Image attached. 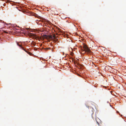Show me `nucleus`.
<instances>
[{
	"instance_id": "obj_4",
	"label": "nucleus",
	"mask_w": 126,
	"mask_h": 126,
	"mask_svg": "<svg viewBox=\"0 0 126 126\" xmlns=\"http://www.w3.org/2000/svg\"><path fill=\"white\" fill-rule=\"evenodd\" d=\"M26 52L28 53V54H29V55H31V54H32V53H31L30 52H29L28 51H27V52Z\"/></svg>"
},
{
	"instance_id": "obj_11",
	"label": "nucleus",
	"mask_w": 126,
	"mask_h": 126,
	"mask_svg": "<svg viewBox=\"0 0 126 126\" xmlns=\"http://www.w3.org/2000/svg\"><path fill=\"white\" fill-rule=\"evenodd\" d=\"M0 21H2L1 20H0Z\"/></svg>"
},
{
	"instance_id": "obj_2",
	"label": "nucleus",
	"mask_w": 126,
	"mask_h": 126,
	"mask_svg": "<svg viewBox=\"0 0 126 126\" xmlns=\"http://www.w3.org/2000/svg\"><path fill=\"white\" fill-rule=\"evenodd\" d=\"M88 48L87 47L86 45H85L84 46V48L85 49V50L87 49Z\"/></svg>"
},
{
	"instance_id": "obj_9",
	"label": "nucleus",
	"mask_w": 126,
	"mask_h": 126,
	"mask_svg": "<svg viewBox=\"0 0 126 126\" xmlns=\"http://www.w3.org/2000/svg\"><path fill=\"white\" fill-rule=\"evenodd\" d=\"M97 123L98 124V125H99V124L98 123V122L96 121Z\"/></svg>"
},
{
	"instance_id": "obj_7",
	"label": "nucleus",
	"mask_w": 126,
	"mask_h": 126,
	"mask_svg": "<svg viewBox=\"0 0 126 126\" xmlns=\"http://www.w3.org/2000/svg\"><path fill=\"white\" fill-rule=\"evenodd\" d=\"M53 37L54 38H55L56 36L55 35H54L53 36Z\"/></svg>"
},
{
	"instance_id": "obj_8",
	"label": "nucleus",
	"mask_w": 126,
	"mask_h": 126,
	"mask_svg": "<svg viewBox=\"0 0 126 126\" xmlns=\"http://www.w3.org/2000/svg\"><path fill=\"white\" fill-rule=\"evenodd\" d=\"M50 49V48H47L45 49Z\"/></svg>"
},
{
	"instance_id": "obj_10",
	"label": "nucleus",
	"mask_w": 126,
	"mask_h": 126,
	"mask_svg": "<svg viewBox=\"0 0 126 126\" xmlns=\"http://www.w3.org/2000/svg\"><path fill=\"white\" fill-rule=\"evenodd\" d=\"M5 32L6 33H7V32Z\"/></svg>"
},
{
	"instance_id": "obj_1",
	"label": "nucleus",
	"mask_w": 126,
	"mask_h": 126,
	"mask_svg": "<svg viewBox=\"0 0 126 126\" xmlns=\"http://www.w3.org/2000/svg\"><path fill=\"white\" fill-rule=\"evenodd\" d=\"M85 51H86L88 52H90V50L88 48L87 49L85 50Z\"/></svg>"
},
{
	"instance_id": "obj_6",
	"label": "nucleus",
	"mask_w": 126,
	"mask_h": 126,
	"mask_svg": "<svg viewBox=\"0 0 126 126\" xmlns=\"http://www.w3.org/2000/svg\"><path fill=\"white\" fill-rule=\"evenodd\" d=\"M21 48L23 49L24 51H25L26 52H27V51L25 49H24L23 47H21Z\"/></svg>"
},
{
	"instance_id": "obj_5",
	"label": "nucleus",
	"mask_w": 126,
	"mask_h": 126,
	"mask_svg": "<svg viewBox=\"0 0 126 126\" xmlns=\"http://www.w3.org/2000/svg\"><path fill=\"white\" fill-rule=\"evenodd\" d=\"M17 45L18 46H19V47H22V46H21V45H19V44L18 43H17Z\"/></svg>"
},
{
	"instance_id": "obj_3",
	"label": "nucleus",
	"mask_w": 126,
	"mask_h": 126,
	"mask_svg": "<svg viewBox=\"0 0 126 126\" xmlns=\"http://www.w3.org/2000/svg\"><path fill=\"white\" fill-rule=\"evenodd\" d=\"M56 29H57V30L56 31H57V30H58V31H59V32H60V29L59 28H57V27H56Z\"/></svg>"
}]
</instances>
